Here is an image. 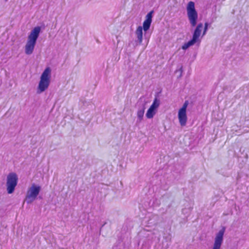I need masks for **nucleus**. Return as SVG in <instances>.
I'll return each mask as SVG.
<instances>
[{"label": "nucleus", "mask_w": 249, "mask_h": 249, "mask_svg": "<svg viewBox=\"0 0 249 249\" xmlns=\"http://www.w3.org/2000/svg\"><path fill=\"white\" fill-rule=\"evenodd\" d=\"M40 31L41 27L39 26L35 27L31 31L25 45V52L26 54L29 55L33 53Z\"/></svg>", "instance_id": "nucleus-1"}, {"label": "nucleus", "mask_w": 249, "mask_h": 249, "mask_svg": "<svg viewBox=\"0 0 249 249\" xmlns=\"http://www.w3.org/2000/svg\"><path fill=\"white\" fill-rule=\"evenodd\" d=\"M136 34L137 35V41L140 44L142 40V26H140L137 28L136 31Z\"/></svg>", "instance_id": "nucleus-10"}, {"label": "nucleus", "mask_w": 249, "mask_h": 249, "mask_svg": "<svg viewBox=\"0 0 249 249\" xmlns=\"http://www.w3.org/2000/svg\"><path fill=\"white\" fill-rule=\"evenodd\" d=\"M208 26H209V23L208 22H205L204 24V28L202 36H204L206 34V33L208 29Z\"/></svg>", "instance_id": "nucleus-17"}, {"label": "nucleus", "mask_w": 249, "mask_h": 249, "mask_svg": "<svg viewBox=\"0 0 249 249\" xmlns=\"http://www.w3.org/2000/svg\"><path fill=\"white\" fill-rule=\"evenodd\" d=\"M180 71H181V72H182V67L180 68Z\"/></svg>", "instance_id": "nucleus-18"}, {"label": "nucleus", "mask_w": 249, "mask_h": 249, "mask_svg": "<svg viewBox=\"0 0 249 249\" xmlns=\"http://www.w3.org/2000/svg\"><path fill=\"white\" fill-rule=\"evenodd\" d=\"M188 105V101H186L185 102V103H184L182 107L181 108H180L179 110L186 111V108H187Z\"/></svg>", "instance_id": "nucleus-16"}, {"label": "nucleus", "mask_w": 249, "mask_h": 249, "mask_svg": "<svg viewBox=\"0 0 249 249\" xmlns=\"http://www.w3.org/2000/svg\"><path fill=\"white\" fill-rule=\"evenodd\" d=\"M226 230L225 227L222 228L216 234L213 249H220L223 241V236Z\"/></svg>", "instance_id": "nucleus-7"}, {"label": "nucleus", "mask_w": 249, "mask_h": 249, "mask_svg": "<svg viewBox=\"0 0 249 249\" xmlns=\"http://www.w3.org/2000/svg\"><path fill=\"white\" fill-rule=\"evenodd\" d=\"M202 28L203 24L202 23H199L197 25L193 34L192 39L182 46V49L186 50L190 46L194 45L195 43L200 42L199 36L201 35Z\"/></svg>", "instance_id": "nucleus-4"}, {"label": "nucleus", "mask_w": 249, "mask_h": 249, "mask_svg": "<svg viewBox=\"0 0 249 249\" xmlns=\"http://www.w3.org/2000/svg\"><path fill=\"white\" fill-rule=\"evenodd\" d=\"M156 110L153 107H150L146 113V117L148 119L152 118L156 114Z\"/></svg>", "instance_id": "nucleus-11"}, {"label": "nucleus", "mask_w": 249, "mask_h": 249, "mask_svg": "<svg viewBox=\"0 0 249 249\" xmlns=\"http://www.w3.org/2000/svg\"><path fill=\"white\" fill-rule=\"evenodd\" d=\"M187 17L191 27H194L196 25L198 19V13L195 9V3L189 1L186 7Z\"/></svg>", "instance_id": "nucleus-3"}, {"label": "nucleus", "mask_w": 249, "mask_h": 249, "mask_svg": "<svg viewBox=\"0 0 249 249\" xmlns=\"http://www.w3.org/2000/svg\"><path fill=\"white\" fill-rule=\"evenodd\" d=\"M40 190V186L36 185L35 184H32L27 193L25 198L27 203L29 204L33 202L36 198Z\"/></svg>", "instance_id": "nucleus-6"}, {"label": "nucleus", "mask_w": 249, "mask_h": 249, "mask_svg": "<svg viewBox=\"0 0 249 249\" xmlns=\"http://www.w3.org/2000/svg\"><path fill=\"white\" fill-rule=\"evenodd\" d=\"M51 70L46 68L40 76V80L37 88V93H40L47 89L50 83Z\"/></svg>", "instance_id": "nucleus-2"}, {"label": "nucleus", "mask_w": 249, "mask_h": 249, "mask_svg": "<svg viewBox=\"0 0 249 249\" xmlns=\"http://www.w3.org/2000/svg\"><path fill=\"white\" fill-rule=\"evenodd\" d=\"M158 93H156L155 95V98L153 102L150 107H153L155 109H157L160 105V100L158 99Z\"/></svg>", "instance_id": "nucleus-12"}, {"label": "nucleus", "mask_w": 249, "mask_h": 249, "mask_svg": "<svg viewBox=\"0 0 249 249\" xmlns=\"http://www.w3.org/2000/svg\"><path fill=\"white\" fill-rule=\"evenodd\" d=\"M145 109V104H142V106L139 107L137 113L138 117L137 122L139 121V122H140L142 120L143 115L144 113Z\"/></svg>", "instance_id": "nucleus-9"}, {"label": "nucleus", "mask_w": 249, "mask_h": 249, "mask_svg": "<svg viewBox=\"0 0 249 249\" xmlns=\"http://www.w3.org/2000/svg\"><path fill=\"white\" fill-rule=\"evenodd\" d=\"M152 21L145 19V20L143 22V26L142 27L144 31L146 32L149 29Z\"/></svg>", "instance_id": "nucleus-13"}, {"label": "nucleus", "mask_w": 249, "mask_h": 249, "mask_svg": "<svg viewBox=\"0 0 249 249\" xmlns=\"http://www.w3.org/2000/svg\"><path fill=\"white\" fill-rule=\"evenodd\" d=\"M18 177L15 173H10L7 177V191L10 194L14 192L15 187L17 185Z\"/></svg>", "instance_id": "nucleus-5"}, {"label": "nucleus", "mask_w": 249, "mask_h": 249, "mask_svg": "<svg viewBox=\"0 0 249 249\" xmlns=\"http://www.w3.org/2000/svg\"><path fill=\"white\" fill-rule=\"evenodd\" d=\"M171 207V205H169L168 206V208H169V207Z\"/></svg>", "instance_id": "nucleus-20"}, {"label": "nucleus", "mask_w": 249, "mask_h": 249, "mask_svg": "<svg viewBox=\"0 0 249 249\" xmlns=\"http://www.w3.org/2000/svg\"><path fill=\"white\" fill-rule=\"evenodd\" d=\"M105 224H106V223H105L103 225H102V227H101V229H100V230H101V229L103 227L104 225Z\"/></svg>", "instance_id": "nucleus-19"}, {"label": "nucleus", "mask_w": 249, "mask_h": 249, "mask_svg": "<svg viewBox=\"0 0 249 249\" xmlns=\"http://www.w3.org/2000/svg\"><path fill=\"white\" fill-rule=\"evenodd\" d=\"M154 11L153 10L149 12L146 16L145 17V19L149 20L151 21H152V17H153V14H154Z\"/></svg>", "instance_id": "nucleus-14"}, {"label": "nucleus", "mask_w": 249, "mask_h": 249, "mask_svg": "<svg viewBox=\"0 0 249 249\" xmlns=\"http://www.w3.org/2000/svg\"><path fill=\"white\" fill-rule=\"evenodd\" d=\"M193 208L190 207L189 208H184L182 209V213L183 214H189V213L192 211Z\"/></svg>", "instance_id": "nucleus-15"}, {"label": "nucleus", "mask_w": 249, "mask_h": 249, "mask_svg": "<svg viewBox=\"0 0 249 249\" xmlns=\"http://www.w3.org/2000/svg\"><path fill=\"white\" fill-rule=\"evenodd\" d=\"M178 118L181 126H185L186 124L187 117L186 111L179 110L178 112Z\"/></svg>", "instance_id": "nucleus-8"}]
</instances>
